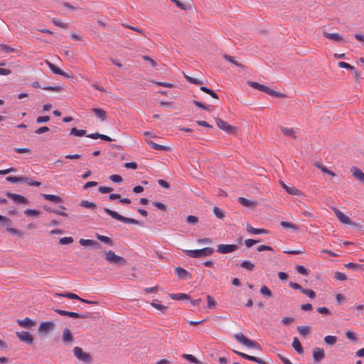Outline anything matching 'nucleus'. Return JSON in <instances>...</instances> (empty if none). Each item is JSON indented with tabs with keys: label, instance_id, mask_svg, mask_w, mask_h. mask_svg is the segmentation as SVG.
I'll return each instance as SVG.
<instances>
[{
	"label": "nucleus",
	"instance_id": "1",
	"mask_svg": "<svg viewBox=\"0 0 364 364\" xmlns=\"http://www.w3.org/2000/svg\"><path fill=\"white\" fill-rule=\"evenodd\" d=\"M185 254L192 258L205 257L211 255L214 252L212 247H205L201 250H184Z\"/></svg>",
	"mask_w": 364,
	"mask_h": 364
},
{
	"label": "nucleus",
	"instance_id": "2",
	"mask_svg": "<svg viewBox=\"0 0 364 364\" xmlns=\"http://www.w3.org/2000/svg\"><path fill=\"white\" fill-rule=\"evenodd\" d=\"M234 337L239 343H240L246 347H248L250 348H255L257 350L261 349V346L257 342H256L255 341L249 339L242 333H238L235 334Z\"/></svg>",
	"mask_w": 364,
	"mask_h": 364
},
{
	"label": "nucleus",
	"instance_id": "3",
	"mask_svg": "<svg viewBox=\"0 0 364 364\" xmlns=\"http://www.w3.org/2000/svg\"><path fill=\"white\" fill-rule=\"evenodd\" d=\"M104 211L110 215L112 218L117 220L119 221L123 222L124 223L127 224H134V225H141L140 222L137 220L126 218L121 215H119L118 213H117L114 210H110L109 208H105L104 209Z\"/></svg>",
	"mask_w": 364,
	"mask_h": 364
},
{
	"label": "nucleus",
	"instance_id": "4",
	"mask_svg": "<svg viewBox=\"0 0 364 364\" xmlns=\"http://www.w3.org/2000/svg\"><path fill=\"white\" fill-rule=\"evenodd\" d=\"M105 259L109 263L116 265L124 266L127 264V260L119 255H117L113 251L109 250L105 252Z\"/></svg>",
	"mask_w": 364,
	"mask_h": 364
},
{
	"label": "nucleus",
	"instance_id": "5",
	"mask_svg": "<svg viewBox=\"0 0 364 364\" xmlns=\"http://www.w3.org/2000/svg\"><path fill=\"white\" fill-rule=\"evenodd\" d=\"M74 355L76 357V358L85 363H89L92 360L91 355L84 351L82 348L80 347H75L73 350Z\"/></svg>",
	"mask_w": 364,
	"mask_h": 364
},
{
	"label": "nucleus",
	"instance_id": "6",
	"mask_svg": "<svg viewBox=\"0 0 364 364\" xmlns=\"http://www.w3.org/2000/svg\"><path fill=\"white\" fill-rule=\"evenodd\" d=\"M215 123L217 126L223 131L227 132L228 134H235L236 132L237 128L232 127L230 124H228L226 122L223 121L220 118H215Z\"/></svg>",
	"mask_w": 364,
	"mask_h": 364
},
{
	"label": "nucleus",
	"instance_id": "7",
	"mask_svg": "<svg viewBox=\"0 0 364 364\" xmlns=\"http://www.w3.org/2000/svg\"><path fill=\"white\" fill-rule=\"evenodd\" d=\"M6 196L17 204H28L29 203L28 200L26 197L18 194L7 192Z\"/></svg>",
	"mask_w": 364,
	"mask_h": 364
},
{
	"label": "nucleus",
	"instance_id": "8",
	"mask_svg": "<svg viewBox=\"0 0 364 364\" xmlns=\"http://www.w3.org/2000/svg\"><path fill=\"white\" fill-rule=\"evenodd\" d=\"M238 248L236 245H225L220 244L218 245L217 251L222 254H227L235 252Z\"/></svg>",
	"mask_w": 364,
	"mask_h": 364
},
{
	"label": "nucleus",
	"instance_id": "9",
	"mask_svg": "<svg viewBox=\"0 0 364 364\" xmlns=\"http://www.w3.org/2000/svg\"><path fill=\"white\" fill-rule=\"evenodd\" d=\"M54 327V323L52 321L42 322L38 328V331L42 335H46L50 333Z\"/></svg>",
	"mask_w": 364,
	"mask_h": 364
},
{
	"label": "nucleus",
	"instance_id": "10",
	"mask_svg": "<svg viewBox=\"0 0 364 364\" xmlns=\"http://www.w3.org/2000/svg\"><path fill=\"white\" fill-rule=\"evenodd\" d=\"M55 312H57L60 316H69V317H74V318H80L81 317L80 314L75 312L73 311H68L64 310H60V309H55L54 310ZM83 318H88L90 316H82ZM97 316H90L91 318H96Z\"/></svg>",
	"mask_w": 364,
	"mask_h": 364
},
{
	"label": "nucleus",
	"instance_id": "11",
	"mask_svg": "<svg viewBox=\"0 0 364 364\" xmlns=\"http://www.w3.org/2000/svg\"><path fill=\"white\" fill-rule=\"evenodd\" d=\"M18 338L23 343L32 344L33 341V336L28 331L16 332Z\"/></svg>",
	"mask_w": 364,
	"mask_h": 364
},
{
	"label": "nucleus",
	"instance_id": "12",
	"mask_svg": "<svg viewBox=\"0 0 364 364\" xmlns=\"http://www.w3.org/2000/svg\"><path fill=\"white\" fill-rule=\"evenodd\" d=\"M280 184L282 188L290 195L299 196L302 195V193L294 186H289L286 185L282 181H280Z\"/></svg>",
	"mask_w": 364,
	"mask_h": 364
},
{
	"label": "nucleus",
	"instance_id": "13",
	"mask_svg": "<svg viewBox=\"0 0 364 364\" xmlns=\"http://www.w3.org/2000/svg\"><path fill=\"white\" fill-rule=\"evenodd\" d=\"M175 273L176 276L181 279H188L191 278V273L181 267H178L175 269Z\"/></svg>",
	"mask_w": 364,
	"mask_h": 364
},
{
	"label": "nucleus",
	"instance_id": "14",
	"mask_svg": "<svg viewBox=\"0 0 364 364\" xmlns=\"http://www.w3.org/2000/svg\"><path fill=\"white\" fill-rule=\"evenodd\" d=\"M323 35L325 38L330 39L331 41H333L335 42L341 43L345 42L343 36L336 33H330L324 31L323 33Z\"/></svg>",
	"mask_w": 364,
	"mask_h": 364
},
{
	"label": "nucleus",
	"instance_id": "15",
	"mask_svg": "<svg viewBox=\"0 0 364 364\" xmlns=\"http://www.w3.org/2000/svg\"><path fill=\"white\" fill-rule=\"evenodd\" d=\"M334 211L336 215V217L338 218V220L342 223L346 224V225H350L353 223L351 220L349 218V217L343 213H342L339 210L335 208Z\"/></svg>",
	"mask_w": 364,
	"mask_h": 364
},
{
	"label": "nucleus",
	"instance_id": "16",
	"mask_svg": "<svg viewBox=\"0 0 364 364\" xmlns=\"http://www.w3.org/2000/svg\"><path fill=\"white\" fill-rule=\"evenodd\" d=\"M46 63L53 73L60 75L65 77H70L68 74L65 73L63 70H62L59 68L56 67L54 64L51 63L48 60H46Z\"/></svg>",
	"mask_w": 364,
	"mask_h": 364
},
{
	"label": "nucleus",
	"instance_id": "17",
	"mask_svg": "<svg viewBox=\"0 0 364 364\" xmlns=\"http://www.w3.org/2000/svg\"><path fill=\"white\" fill-rule=\"evenodd\" d=\"M79 243L82 246H85V247L90 246V247H96L98 249L100 248V247H101L100 244L98 242L93 240H89V239H80L79 241Z\"/></svg>",
	"mask_w": 364,
	"mask_h": 364
},
{
	"label": "nucleus",
	"instance_id": "18",
	"mask_svg": "<svg viewBox=\"0 0 364 364\" xmlns=\"http://www.w3.org/2000/svg\"><path fill=\"white\" fill-rule=\"evenodd\" d=\"M325 356L323 349L315 348L313 350V358L315 362H320Z\"/></svg>",
	"mask_w": 364,
	"mask_h": 364
},
{
	"label": "nucleus",
	"instance_id": "19",
	"mask_svg": "<svg viewBox=\"0 0 364 364\" xmlns=\"http://www.w3.org/2000/svg\"><path fill=\"white\" fill-rule=\"evenodd\" d=\"M55 296H63V297H65V298H68V299H77V300H80V301H81L82 302L87 303V304H91L92 303L91 301H89L87 300L81 299L77 294H73V293H70V292H68V293H65V294H55Z\"/></svg>",
	"mask_w": 364,
	"mask_h": 364
},
{
	"label": "nucleus",
	"instance_id": "20",
	"mask_svg": "<svg viewBox=\"0 0 364 364\" xmlns=\"http://www.w3.org/2000/svg\"><path fill=\"white\" fill-rule=\"evenodd\" d=\"M351 173L353 177L364 183V173L357 167H352Z\"/></svg>",
	"mask_w": 364,
	"mask_h": 364
},
{
	"label": "nucleus",
	"instance_id": "21",
	"mask_svg": "<svg viewBox=\"0 0 364 364\" xmlns=\"http://www.w3.org/2000/svg\"><path fill=\"white\" fill-rule=\"evenodd\" d=\"M237 200L238 202L245 207L255 208L257 205V203L256 201L250 200L243 197H239Z\"/></svg>",
	"mask_w": 364,
	"mask_h": 364
},
{
	"label": "nucleus",
	"instance_id": "22",
	"mask_svg": "<svg viewBox=\"0 0 364 364\" xmlns=\"http://www.w3.org/2000/svg\"><path fill=\"white\" fill-rule=\"evenodd\" d=\"M246 230L250 233L254 235H259V234H267L269 231L266 229H259V228H255L250 225H247L246 227Z\"/></svg>",
	"mask_w": 364,
	"mask_h": 364
},
{
	"label": "nucleus",
	"instance_id": "23",
	"mask_svg": "<svg viewBox=\"0 0 364 364\" xmlns=\"http://www.w3.org/2000/svg\"><path fill=\"white\" fill-rule=\"evenodd\" d=\"M42 196L46 200H50L54 202L55 203H60L63 202V199L61 197L52 194H42Z\"/></svg>",
	"mask_w": 364,
	"mask_h": 364
},
{
	"label": "nucleus",
	"instance_id": "24",
	"mask_svg": "<svg viewBox=\"0 0 364 364\" xmlns=\"http://www.w3.org/2000/svg\"><path fill=\"white\" fill-rule=\"evenodd\" d=\"M146 141L154 150H157V151H169L170 150L169 147L158 144L152 141Z\"/></svg>",
	"mask_w": 364,
	"mask_h": 364
},
{
	"label": "nucleus",
	"instance_id": "25",
	"mask_svg": "<svg viewBox=\"0 0 364 364\" xmlns=\"http://www.w3.org/2000/svg\"><path fill=\"white\" fill-rule=\"evenodd\" d=\"M280 130L282 132V134L287 136H290L294 139L296 138V136L295 134L294 129L293 128H288L284 127H280Z\"/></svg>",
	"mask_w": 364,
	"mask_h": 364
},
{
	"label": "nucleus",
	"instance_id": "26",
	"mask_svg": "<svg viewBox=\"0 0 364 364\" xmlns=\"http://www.w3.org/2000/svg\"><path fill=\"white\" fill-rule=\"evenodd\" d=\"M223 58L231 63L232 64L242 68V69H245V66L244 65H242V63H240L239 62H237L234 57L231 56V55H227V54H225L223 55Z\"/></svg>",
	"mask_w": 364,
	"mask_h": 364
},
{
	"label": "nucleus",
	"instance_id": "27",
	"mask_svg": "<svg viewBox=\"0 0 364 364\" xmlns=\"http://www.w3.org/2000/svg\"><path fill=\"white\" fill-rule=\"evenodd\" d=\"M92 111L95 113V114L101 119V121H105L106 119V112L101 108H93Z\"/></svg>",
	"mask_w": 364,
	"mask_h": 364
},
{
	"label": "nucleus",
	"instance_id": "28",
	"mask_svg": "<svg viewBox=\"0 0 364 364\" xmlns=\"http://www.w3.org/2000/svg\"><path fill=\"white\" fill-rule=\"evenodd\" d=\"M6 180L8 182L11 183H19V182H27L28 178L27 177H18V176H7L6 178Z\"/></svg>",
	"mask_w": 364,
	"mask_h": 364
},
{
	"label": "nucleus",
	"instance_id": "29",
	"mask_svg": "<svg viewBox=\"0 0 364 364\" xmlns=\"http://www.w3.org/2000/svg\"><path fill=\"white\" fill-rule=\"evenodd\" d=\"M73 340V335L68 328H65L63 333V341L65 343L72 342Z\"/></svg>",
	"mask_w": 364,
	"mask_h": 364
},
{
	"label": "nucleus",
	"instance_id": "30",
	"mask_svg": "<svg viewBox=\"0 0 364 364\" xmlns=\"http://www.w3.org/2000/svg\"><path fill=\"white\" fill-rule=\"evenodd\" d=\"M182 357L185 359H186L190 363H194V364H204L202 361L198 360L195 356H193L191 354H186L183 353L182 355Z\"/></svg>",
	"mask_w": 364,
	"mask_h": 364
},
{
	"label": "nucleus",
	"instance_id": "31",
	"mask_svg": "<svg viewBox=\"0 0 364 364\" xmlns=\"http://www.w3.org/2000/svg\"><path fill=\"white\" fill-rule=\"evenodd\" d=\"M95 237L99 240H100L101 242H105V244H107L109 246H113L114 245L112 240L111 238L107 237V236L101 235H100L98 233H96Z\"/></svg>",
	"mask_w": 364,
	"mask_h": 364
},
{
	"label": "nucleus",
	"instance_id": "32",
	"mask_svg": "<svg viewBox=\"0 0 364 364\" xmlns=\"http://www.w3.org/2000/svg\"><path fill=\"white\" fill-rule=\"evenodd\" d=\"M292 346L298 353L301 354L303 353V348L301 343L296 337L293 339Z\"/></svg>",
	"mask_w": 364,
	"mask_h": 364
},
{
	"label": "nucleus",
	"instance_id": "33",
	"mask_svg": "<svg viewBox=\"0 0 364 364\" xmlns=\"http://www.w3.org/2000/svg\"><path fill=\"white\" fill-rule=\"evenodd\" d=\"M172 3L175 4L179 9L186 11L191 8L190 4H183L179 0H170Z\"/></svg>",
	"mask_w": 364,
	"mask_h": 364
},
{
	"label": "nucleus",
	"instance_id": "34",
	"mask_svg": "<svg viewBox=\"0 0 364 364\" xmlns=\"http://www.w3.org/2000/svg\"><path fill=\"white\" fill-rule=\"evenodd\" d=\"M314 166H316L317 168H320L323 173H326L332 177H334L336 176L334 172L328 169L326 167L323 166L319 162H315Z\"/></svg>",
	"mask_w": 364,
	"mask_h": 364
},
{
	"label": "nucleus",
	"instance_id": "35",
	"mask_svg": "<svg viewBox=\"0 0 364 364\" xmlns=\"http://www.w3.org/2000/svg\"><path fill=\"white\" fill-rule=\"evenodd\" d=\"M345 267L348 269H351L353 270H364V266L363 264H356L353 262H349L345 264Z\"/></svg>",
	"mask_w": 364,
	"mask_h": 364
},
{
	"label": "nucleus",
	"instance_id": "36",
	"mask_svg": "<svg viewBox=\"0 0 364 364\" xmlns=\"http://www.w3.org/2000/svg\"><path fill=\"white\" fill-rule=\"evenodd\" d=\"M0 49L4 51V53H10V52H14V53H19L20 51L17 48H11L7 45H5V44H0Z\"/></svg>",
	"mask_w": 364,
	"mask_h": 364
},
{
	"label": "nucleus",
	"instance_id": "37",
	"mask_svg": "<svg viewBox=\"0 0 364 364\" xmlns=\"http://www.w3.org/2000/svg\"><path fill=\"white\" fill-rule=\"evenodd\" d=\"M170 297L174 300H183L189 299V296L183 293L171 294H170Z\"/></svg>",
	"mask_w": 364,
	"mask_h": 364
},
{
	"label": "nucleus",
	"instance_id": "38",
	"mask_svg": "<svg viewBox=\"0 0 364 364\" xmlns=\"http://www.w3.org/2000/svg\"><path fill=\"white\" fill-rule=\"evenodd\" d=\"M280 225L284 228H290L294 230V231H297L299 230V228L296 225L287 221H282Z\"/></svg>",
	"mask_w": 364,
	"mask_h": 364
},
{
	"label": "nucleus",
	"instance_id": "39",
	"mask_svg": "<svg viewBox=\"0 0 364 364\" xmlns=\"http://www.w3.org/2000/svg\"><path fill=\"white\" fill-rule=\"evenodd\" d=\"M0 224L4 227L9 228L12 224V221L9 218L0 215Z\"/></svg>",
	"mask_w": 364,
	"mask_h": 364
},
{
	"label": "nucleus",
	"instance_id": "40",
	"mask_svg": "<svg viewBox=\"0 0 364 364\" xmlns=\"http://www.w3.org/2000/svg\"><path fill=\"white\" fill-rule=\"evenodd\" d=\"M80 205L83 208H90V209H95L97 205L95 203L89 202L87 200H82L80 203Z\"/></svg>",
	"mask_w": 364,
	"mask_h": 364
},
{
	"label": "nucleus",
	"instance_id": "41",
	"mask_svg": "<svg viewBox=\"0 0 364 364\" xmlns=\"http://www.w3.org/2000/svg\"><path fill=\"white\" fill-rule=\"evenodd\" d=\"M200 89L201 91L210 95L212 97H213L215 99H218V95H217V93L215 92H214L213 90L209 89L208 87H205V86H201Z\"/></svg>",
	"mask_w": 364,
	"mask_h": 364
},
{
	"label": "nucleus",
	"instance_id": "42",
	"mask_svg": "<svg viewBox=\"0 0 364 364\" xmlns=\"http://www.w3.org/2000/svg\"><path fill=\"white\" fill-rule=\"evenodd\" d=\"M324 341L327 345L333 346L337 342V338L334 336H326L324 338Z\"/></svg>",
	"mask_w": 364,
	"mask_h": 364
},
{
	"label": "nucleus",
	"instance_id": "43",
	"mask_svg": "<svg viewBox=\"0 0 364 364\" xmlns=\"http://www.w3.org/2000/svg\"><path fill=\"white\" fill-rule=\"evenodd\" d=\"M240 266L242 268L248 269L250 271H252L255 267V264L250 261L245 260L240 263Z\"/></svg>",
	"mask_w": 364,
	"mask_h": 364
},
{
	"label": "nucleus",
	"instance_id": "44",
	"mask_svg": "<svg viewBox=\"0 0 364 364\" xmlns=\"http://www.w3.org/2000/svg\"><path fill=\"white\" fill-rule=\"evenodd\" d=\"M24 214L27 216L38 217L41 215V212L37 210L26 209L24 210Z\"/></svg>",
	"mask_w": 364,
	"mask_h": 364
},
{
	"label": "nucleus",
	"instance_id": "45",
	"mask_svg": "<svg viewBox=\"0 0 364 364\" xmlns=\"http://www.w3.org/2000/svg\"><path fill=\"white\" fill-rule=\"evenodd\" d=\"M86 131L84 129H77V128L74 127L72 128L70 130V134H73L76 136H82L85 135Z\"/></svg>",
	"mask_w": 364,
	"mask_h": 364
},
{
	"label": "nucleus",
	"instance_id": "46",
	"mask_svg": "<svg viewBox=\"0 0 364 364\" xmlns=\"http://www.w3.org/2000/svg\"><path fill=\"white\" fill-rule=\"evenodd\" d=\"M235 353H236L237 355L248 360H251V361H253L255 362L256 360V357L255 356H252V355H247V354H245L244 353H242V352H240V351H237V350H233Z\"/></svg>",
	"mask_w": 364,
	"mask_h": 364
},
{
	"label": "nucleus",
	"instance_id": "47",
	"mask_svg": "<svg viewBox=\"0 0 364 364\" xmlns=\"http://www.w3.org/2000/svg\"><path fill=\"white\" fill-rule=\"evenodd\" d=\"M213 212L214 213L215 215L219 219H223L225 218L223 210L218 207H214L213 209Z\"/></svg>",
	"mask_w": 364,
	"mask_h": 364
},
{
	"label": "nucleus",
	"instance_id": "48",
	"mask_svg": "<svg viewBox=\"0 0 364 364\" xmlns=\"http://www.w3.org/2000/svg\"><path fill=\"white\" fill-rule=\"evenodd\" d=\"M6 231L12 235H16L19 237H22L23 235V233L21 230L14 228H6Z\"/></svg>",
	"mask_w": 364,
	"mask_h": 364
},
{
	"label": "nucleus",
	"instance_id": "49",
	"mask_svg": "<svg viewBox=\"0 0 364 364\" xmlns=\"http://www.w3.org/2000/svg\"><path fill=\"white\" fill-rule=\"evenodd\" d=\"M297 331L301 335L305 336L310 333L311 328L309 326H299Z\"/></svg>",
	"mask_w": 364,
	"mask_h": 364
},
{
	"label": "nucleus",
	"instance_id": "50",
	"mask_svg": "<svg viewBox=\"0 0 364 364\" xmlns=\"http://www.w3.org/2000/svg\"><path fill=\"white\" fill-rule=\"evenodd\" d=\"M183 75H184L185 78L190 83H192V84H194V85H201V84H203L202 81H200V80H198L196 78H193L192 77H190V76L187 75L185 73H183Z\"/></svg>",
	"mask_w": 364,
	"mask_h": 364
},
{
	"label": "nucleus",
	"instance_id": "51",
	"mask_svg": "<svg viewBox=\"0 0 364 364\" xmlns=\"http://www.w3.org/2000/svg\"><path fill=\"white\" fill-rule=\"evenodd\" d=\"M18 321L21 326L25 328H29L33 325L32 320H18Z\"/></svg>",
	"mask_w": 364,
	"mask_h": 364
},
{
	"label": "nucleus",
	"instance_id": "52",
	"mask_svg": "<svg viewBox=\"0 0 364 364\" xmlns=\"http://www.w3.org/2000/svg\"><path fill=\"white\" fill-rule=\"evenodd\" d=\"M151 306H154V308H156V309L160 310V311H164V310H166L167 309L166 306L159 304V301H157V300H154L151 303Z\"/></svg>",
	"mask_w": 364,
	"mask_h": 364
},
{
	"label": "nucleus",
	"instance_id": "53",
	"mask_svg": "<svg viewBox=\"0 0 364 364\" xmlns=\"http://www.w3.org/2000/svg\"><path fill=\"white\" fill-rule=\"evenodd\" d=\"M301 292L304 294H306V296H308L311 299H314L316 296L315 292L313 290H311V289H304L303 288V289L301 290Z\"/></svg>",
	"mask_w": 364,
	"mask_h": 364
},
{
	"label": "nucleus",
	"instance_id": "54",
	"mask_svg": "<svg viewBox=\"0 0 364 364\" xmlns=\"http://www.w3.org/2000/svg\"><path fill=\"white\" fill-rule=\"evenodd\" d=\"M73 242L72 237H65L60 239L59 242L60 245H68Z\"/></svg>",
	"mask_w": 364,
	"mask_h": 364
},
{
	"label": "nucleus",
	"instance_id": "55",
	"mask_svg": "<svg viewBox=\"0 0 364 364\" xmlns=\"http://www.w3.org/2000/svg\"><path fill=\"white\" fill-rule=\"evenodd\" d=\"M260 292L263 295L266 296H272V291L269 290V289L267 286H262L260 289Z\"/></svg>",
	"mask_w": 364,
	"mask_h": 364
},
{
	"label": "nucleus",
	"instance_id": "56",
	"mask_svg": "<svg viewBox=\"0 0 364 364\" xmlns=\"http://www.w3.org/2000/svg\"><path fill=\"white\" fill-rule=\"evenodd\" d=\"M338 66L340 68L348 69L353 71L355 70L353 65L343 61L338 63Z\"/></svg>",
	"mask_w": 364,
	"mask_h": 364
},
{
	"label": "nucleus",
	"instance_id": "57",
	"mask_svg": "<svg viewBox=\"0 0 364 364\" xmlns=\"http://www.w3.org/2000/svg\"><path fill=\"white\" fill-rule=\"evenodd\" d=\"M45 90L60 92L63 88L60 86H46L43 88Z\"/></svg>",
	"mask_w": 364,
	"mask_h": 364
},
{
	"label": "nucleus",
	"instance_id": "58",
	"mask_svg": "<svg viewBox=\"0 0 364 364\" xmlns=\"http://www.w3.org/2000/svg\"><path fill=\"white\" fill-rule=\"evenodd\" d=\"M109 178L114 182V183H120L122 182L123 179L122 178L119 176V175H116V174H114V175H111Z\"/></svg>",
	"mask_w": 364,
	"mask_h": 364
},
{
	"label": "nucleus",
	"instance_id": "59",
	"mask_svg": "<svg viewBox=\"0 0 364 364\" xmlns=\"http://www.w3.org/2000/svg\"><path fill=\"white\" fill-rule=\"evenodd\" d=\"M152 205L154 207L157 208L158 209H159V210H161L162 211H166V205L164 203H161V202L154 201V202L152 203Z\"/></svg>",
	"mask_w": 364,
	"mask_h": 364
},
{
	"label": "nucleus",
	"instance_id": "60",
	"mask_svg": "<svg viewBox=\"0 0 364 364\" xmlns=\"http://www.w3.org/2000/svg\"><path fill=\"white\" fill-rule=\"evenodd\" d=\"M259 242V240H256L253 239H247L245 240V244L247 246V247H251L255 244H257Z\"/></svg>",
	"mask_w": 364,
	"mask_h": 364
},
{
	"label": "nucleus",
	"instance_id": "61",
	"mask_svg": "<svg viewBox=\"0 0 364 364\" xmlns=\"http://www.w3.org/2000/svg\"><path fill=\"white\" fill-rule=\"evenodd\" d=\"M14 151L18 154H31V150L28 148H15Z\"/></svg>",
	"mask_w": 364,
	"mask_h": 364
},
{
	"label": "nucleus",
	"instance_id": "62",
	"mask_svg": "<svg viewBox=\"0 0 364 364\" xmlns=\"http://www.w3.org/2000/svg\"><path fill=\"white\" fill-rule=\"evenodd\" d=\"M207 300H208V306L209 308L213 309L215 306V304H216L215 301L211 296H210V295L207 296Z\"/></svg>",
	"mask_w": 364,
	"mask_h": 364
},
{
	"label": "nucleus",
	"instance_id": "63",
	"mask_svg": "<svg viewBox=\"0 0 364 364\" xmlns=\"http://www.w3.org/2000/svg\"><path fill=\"white\" fill-rule=\"evenodd\" d=\"M335 278L340 281H345L347 279L346 275L339 272H335Z\"/></svg>",
	"mask_w": 364,
	"mask_h": 364
},
{
	"label": "nucleus",
	"instance_id": "64",
	"mask_svg": "<svg viewBox=\"0 0 364 364\" xmlns=\"http://www.w3.org/2000/svg\"><path fill=\"white\" fill-rule=\"evenodd\" d=\"M297 272L303 275H307L308 271L307 269L302 265H297L296 267Z\"/></svg>",
	"mask_w": 364,
	"mask_h": 364
}]
</instances>
